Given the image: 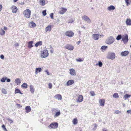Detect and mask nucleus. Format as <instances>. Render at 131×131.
Listing matches in <instances>:
<instances>
[{"label":"nucleus","mask_w":131,"mask_h":131,"mask_svg":"<svg viewBox=\"0 0 131 131\" xmlns=\"http://www.w3.org/2000/svg\"><path fill=\"white\" fill-rule=\"evenodd\" d=\"M33 41H32L29 42L28 43V47L29 48H31L33 47L32 44L33 43Z\"/></svg>","instance_id":"bb28decb"},{"label":"nucleus","mask_w":131,"mask_h":131,"mask_svg":"<svg viewBox=\"0 0 131 131\" xmlns=\"http://www.w3.org/2000/svg\"><path fill=\"white\" fill-rule=\"evenodd\" d=\"M131 96V95H128L127 94H126L124 96V98L126 100L127 98L130 97Z\"/></svg>","instance_id":"f704fd0d"},{"label":"nucleus","mask_w":131,"mask_h":131,"mask_svg":"<svg viewBox=\"0 0 131 131\" xmlns=\"http://www.w3.org/2000/svg\"><path fill=\"white\" fill-rule=\"evenodd\" d=\"M53 13H51L50 14V17L52 19H53Z\"/></svg>","instance_id":"09e8293b"},{"label":"nucleus","mask_w":131,"mask_h":131,"mask_svg":"<svg viewBox=\"0 0 131 131\" xmlns=\"http://www.w3.org/2000/svg\"><path fill=\"white\" fill-rule=\"evenodd\" d=\"M42 14L43 16H45L47 14L46 13V10H45L42 11Z\"/></svg>","instance_id":"de8ad7c7"},{"label":"nucleus","mask_w":131,"mask_h":131,"mask_svg":"<svg viewBox=\"0 0 131 131\" xmlns=\"http://www.w3.org/2000/svg\"><path fill=\"white\" fill-rule=\"evenodd\" d=\"M108 57H115V54L114 52H109L107 54Z\"/></svg>","instance_id":"dca6fc26"},{"label":"nucleus","mask_w":131,"mask_h":131,"mask_svg":"<svg viewBox=\"0 0 131 131\" xmlns=\"http://www.w3.org/2000/svg\"><path fill=\"white\" fill-rule=\"evenodd\" d=\"M113 97L114 98H118L119 97V95L118 93H114L113 95Z\"/></svg>","instance_id":"72a5a7b5"},{"label":"nucleus","mask_w":131,"mask_h":131,"mask_svg":"<svg viewBox=\"0 0 131 131\" xmlns=\"http://www.w3.org/2000/svg\"><path fill=\"white\" fill-rule=\"evenodd\" d=\"M27 84L25 83H24L21 85V87L23 88H27Z\"/></svg>","instance_id":"79ce46f5"},{"label":"nucleus","mask_w":131,"mask_h":131,"mask_svg":"<svg viewBox=\"0 0 131 131\" xmlns=\"http://www.w3.org/2000/svg\"><path fill=\"white\" fill-rule=\"evenodd\" d=\"M100 37V34H94L92 35V37L93 39L95 40H98Z\"/></svg>","instance_id":"6e6552de"},{"label":"nucleus","mask_w":131,"mask_h":131,"mask_svg":"<svg viewBox=\"0 0 131 131\" xmlns=\"http://www.w3.org/2000/svg\"><path fill=\"white\" fill-rule=\"evenodd\" d=\"M73 20L72 19H71L69 20L68 23H71L73 22Z\"/></svg>","instance_id":"5fc2aeb1"},{"label":"nucleus","mask_w":131,"mask_h":131,"mask_svg":"<svg viewBox=\"0 0 131 131\" xmlns=\"http://www.w3.org/2000/svg\"><path fill=\"white\" fill-rule=\"evenodd\" d=\"M51 30V25H49L47 26L45 29L46 32L48 31H50Z\"/></svg>","instance_id":"6ab92c4d"},{"label":"nucleus","mask_w":131,"mask_h":131,"mask_svg":"<svg viewBox=\"0 0 131 131\" xmlns=\"http://www.w3.org/2000/svg\"><path fill=\"white\" fill-rule=\"evenodd\" d=\"M39 3L41 6H43L45 4V0H39Z\"/></svg>","instance_id":"cd10ccee"},{"label":"nucleus","mask_w":131,"mask_h":131,"mask_svg":"<svg viewBox=\"0 0 131 131\" xmlns=\"http://www.w3.org/2000/svg\"><path fill=\"white\" fill-rule=\"evenodd\" d=\"M105 100L104 99H100L99 100V103L100 105L101 106H103L105 104Z\"/></svg>","instance_id":"4468645a"},{"label":"nucleus","mask_w":131,"mask_h":131,"mask_svg":"<svg viewBox=\"0 0 131 131\" xmlns=\"http://www.w3.org/2000/svg\"><path fill=\"white\" fill-rule=\"evenodd\" d=\"M2 9V5L0 4V12H1Z\"/></svg>","instance_id":"13d9d810"},{"label":"nucleus","mask_w":131,"mask_h":131,"mask_svg":"<svg viewBox=\"0 0 131 131\" xmlns=\"http://www.w3.org/2000/svg\"><path fill=\"white\" fill-rule=\"evenodd\" d=\"M82 27V28L84 29H85V28H86L85 27H84V26H82V27Z\"/></svg>","instance_id":"338daca9"},{"label":"nucleus","mask_w":131,"mask_h":131,"mask_svg":"<svg viewBox=\"0 0 131 131\" xmlns=\"http://www.w3.org/2000/svg\"><path fill=\"white\" fill-rule=\"evenodd\" d=\"M60 114L61 113L60 111H59L58 112H56L54 115V117L56 118L58 117L60 115Z\"/></svg>","instance_id":"2f4dec72"},{"label":"nucleus","mask_w":131,"mask_h":131,"mask_svg":"<svg viewBox=\"0 0 131 131\" xmlns=\"http://www.w3.org/2000/svg\"><path fill=\"white\" fill-rule=\"evenodd\" d=\"M6 80V81L7 82H9L10 81H11L10 79L9 78H7V79Z\"/></svg>","instance_id":"4d7b16f0"},{"label":"nucleus","mask_w":131,"mask_h":131,"mask_svg":"<svg viewBox=\"0 0 131 131\" xmlns=\"http://www.w3.org/2000/svg\"><path fill=\"white\" fill-rule=\"evenodd\" d=\"M115 41L114 38L112 36H110L106 39L105 41V43L108 45L113 44Z\"/></svg>","instance_id":"f257e3e1"},{"label":"nucleus","mask_w":131,"mask_h":131,"mask_svg":"<svg viewBox=\"0 0 131 131\" xmlns=\"http://www.w3.org/2000/svg\"><path fill=\"white\" fill-rule=\"evenodd\" d=\"M58 126V123L57 122H53L48 127L50 128L56 129Z\"/></svg>","instance_id":"7ed1b4c3"},{"label":"nucleus","mask_w":131,"mask_h":131,"mask_svg":"<svg viewBox=\"0 0 131 131\" xmlns=\"http://www.w3.org/2000/svg\"><path fill=\"white\" fill-rule=\"evenodd\" d=\"M4 29L5 30H6L8 29V28L6 26H4Z\"/></svg>","instance_id":"e2e57ef3"},{"label":"nucleus","mask_w":131,"mask_h":131,"mask_svg":"<svg viewBox=\"0 0 131 131\" xmlns=\"http://www.w3.org/2000/svg\"><path fill=\"white\" fill-rule=\"evenodd\" d=\"M42 44V42L41 41H39L36 43L35 44V46L36 47H38L39 46L41 45Z\"/></svg>","instance_id":"473e14b6"},{"label":"nucleus","mask_w":131,"mask_h":131,"mask_svg":"<svg viewBox=\"0 0 131 131\" xmlns=\"http://www.w3.org/2000/svg\"><path fill=\"white\" fill-rule=\"evenodd\" d=\"M97 128H95V127H94V128H93V130H94V131H95V130Z\"/></svg>","instance_id":"69168bd1"},{"label":"nucleus","mask_w":131,"mask_h":131,"mask_svg":"<svg viewBox=\"0 0 131 131\" xmlns=\"http://www.w3.org/2000/svg\"><path fill=\"white\" fill-rule=\"evenodd\" d=\"M73 124L74 125H76L78 123V121L76 118H74L73 121Z\"/></svg>","instance_id":"ea45409f"},{"label":"nucleus","mask_w":131,"mask_h":131,"mask_svg":"<svg viewBox=\"0 0 131 131\" xmlns=\"http://www.w3.org/2000/svg\"><path fill=\"white\" fill-rule=\"evenodd\" d=\"M49 88L51 89L52 87V84L51 83H49L48 84Z\"/></svg>","instance_id":"3c124183"},{"label":"nucleus","mask_w":131,"mask_h":131,"mask_svg":"<svg viewBox=\"0 0 131 131\" xmlns=\"http://www.w3.org/2000/svg\"><path fill=\"white\" fill-rule=\"evenodd\" d=\"M5 31L2 28H1L0 29V35L2 36L5 34Z\"/></svg>","instance_id":"c85d7f7f"},{"label":"nucleus","mask_w":131,"mask_h":131,"mask_svg":"<svg viewBox=\"0 0 131 131\" xmlns=\"http://www.w3.org/2000/svg\"><path fill=\"white\" fill-rule=\"evenodd\" d=\"M7 79V77H3L1 79V81L2 82H4Z\"/></svg>","instance_id":"a19ab883"},{"label":"nucleus","mask_w":131,"mask_h":131,"mask_svg":"<svg viewBox=\"0 0 131 131\" xmlns=\"http://www.w3.org/2000/svg\"><path fill=\"white\" fill-rule=\"evenodd\" d=\"M82 19L84 20V21L87 23L90 24L91 21L89 18L86 15H84L82 17Z\"/></svg>","instance_id":"39448f33"},{"label":"nucleus","mask_w":131,"mask_h":131,"mask_svg":"<svg viewBox=\"0 0 131 131\" xmlns=\"http://www.w3.org/2000/svg\"><path fill=\"white\" fill-rule=\"evenodd\" d=\"M102 131H108L107 129H106L105 128H103L102 129Z\"/></svg>","instance_id":"bf43d9fd"},{"label":"nucleus","mask_w":131,"mask_h":131,"mask_svg":"<svg viewBox=\"0 0 131 131\" xmlns=\"http://www.w3.org/2000/svg\"><path fill=\"white\" fill-rule=\"evenodd\" d=\"M107 48L108 47L106 46H103L101 47V50L103 52L107 49Z\"/></svg>","instance_id":"b1692460"},{"label":"nucleus","mask_w":131,"mask_h":131,"mask_svg":"<svg viewBox=\"0 0 131 131\" xmlns=\"http://www.w3.org/2000/svg\"><path fill=\"white\" fill-rule=\"evenodd\" d=\"M50 48L51 49V50H50L51 52L52 53H53V50L51 46H50Z\"/></svg>","instance_id":"864d4df0"},{"label":"nucleus","mask_w":131,"mask_h":131,"mask_svg":"<svg viewBox=\"0 0 131 131\" xmlns=\"http://www.w3.org/2000/svg\"><path fill=\"white\" fill-rule=\"evenodd\" d=\"M10 9L12 10V12L14 13H16L18 10L16 6L14 5L12 6L11 7Z\"/></svg>","instance_id":"f8f14e48"},{"label":"nucleus","mask_w":131,"mask_h":131,"mask_svg":"<svg viewBox=\"0 0 131 131\" xmlns=\"http://www.w3.org/2000/svg\"><path fill=\"white\" fill-rule=\"evenodd\" d=\"M0 57H4V56L3 55H1L0 56Z\"/></svg>","instance_id":"774afa93"},{"label":"nucleus","mask_w":131,"mask_h":131,"mask_svg":"<svg viewBox=\"0 0 131 131\" xmlns=\"http://www.w3.org/2000/svg\"><path fill=\"white\" fill-rule=\"evenodd\" d=\"M126 23L127 25H131V19H127L126 21Z\"/></svg>","instance_id":"5701e85b"},{"label":"nucleus","mask_w":131,"mask_h":131,"mask_svg":"<svg viewBox=\"0 0 131 131\" xmlns=\"http://www.w3.org/2000/svg\"><path fill=\"white\" fill-rule=\"evenodd\" d=\"M83 100V97L82 95H79L78 97V99L77 100V102L80 103L82 102Z\"/></svg>","instance_id":"ddd939ff"},{"label":"nucleus","mask_w":131,"mask_h":131,"mask_svg":"<svg viewBox=\"0 0 131 131\" xmlns=\"http://www.w3.org/2000/svg\"><path fill=\"white\" fill-rule=\"evenodd\" d=\"M30 92L32 93H33L34 91V89L33 86L32 85H30Z\"/></svg>","instance_id":"c756f323"},{"label":"nucleus","mask_w":131,"mask_h":131,"mask_svg":"<svg viewBox=\"0 0 131 131\" xmlns=\"http://www.w3.org/2000/svg\"><path fill=\"white\" fill-rule=\"evenodd\" d=\"M2 92L4 94H6L7 93V92L6 89L4 88H2Z\"/></svg>","instance_id":"e433bc0d"},{"label":"nucleus","mask_w":131,"mask_h":131,"mask_svg":"<svg viewBox=\"0 0 131 131\" xmlns=\"http://www.w3.org/2000/svg\"><path fill=\"white\" fill-rule=\"evenodd\" d=\"M69 73L72 76H75L76 75V72L74 69L71 68L69 69Z\"/></svg>","instance_id":"1a4fd4ad"},{"label":"nucleus","mask_w":131,"mask_h":131,"mask_svg":"<svg viewBox=\"0 0 131 131\" xmlns=\"http://www.w3.org/2000/svg\"><path fill=\"white\" fill-rule=\"evenodd\" d=\"M15 45L16 47H18L19 46V44L18 43H17L15 44Z\"/></svg>","instance_id":"680f3d73"},{"label":"nucleus","mask_w":131,"mask_h":131,"mask_svg":"<svg viewBox=\"0 0 131 131\" xmlns=\"http://www.w3.org/2000/svg\"><path fill=\"white\" fill-rule=\"evenodd\" d=\"M31 11L28 9H27L24 11L23 14L25 17L27 18H29L30 17Z\"/></svg>","instance_id":"f03ea898"},{"label":"nucleus","mask_w":131,"mask_h":131,"mask_svg":"<svg viewBox=\"0 0 131 131\" xmlns=\"http://www.w3.org/2000/svg\"><path fill=\"white\" fill-rule=\"evenodd\" d=\"M64 48L69 50L72 51L73 50L74 47L72 45L67 44L65 46Z\"/></svg>","instance_id":"0eeeda50"},{"label":"nucleus","mask_w":131,"mask_h":131,"mask_svg":"<svg viewBox=\"0 0 131 131\" xmlns=\"http://www.w3.org/2000/svg\"><path fill=\"white\" fill-rule=\"evenodd\" d=\"M42 71V69L41 68H36L35 70V73L36 74L41 72Z\"/></svg>","instance_id":"a878e982"},{"label":"nucleus","mask_w":131,"mask_h":131,"mask_svg":"<svg viewBox=\"0 0 131 131\" xmlns=\"http://www.w3.org/2000/svg\"><path fill=\"white\" fill-rule=\"evenodd\" d=\"M6 119L7 120L8 122L10 124L12 123L13 122V121L12 120L10 119L9 118H6Z\"/></svg>","instance_id":"a18cd8bd"},{"label":"nucleus","mask_w":131,"mask_h":131,"mask_svg":"<svg viewBox=\"0 0 131 131\" xmlns=\"http://www.w3.org/2000/svg\"><path fill=\"white\" fill-rule=\"evenodd\" d=\"M54 97L58 100H61L62 99V96L60 94H57L55 95Z\"/></svg>","instance_id":"a211bd4d"},{"label":"nucleus","mask_w":131,"mask_h":131,"mask_svg":"<svg viewBox=\"0 0 131 131\" xmlns=\"http://www.w3.org/2000/svg\"><path fill=\"white\" fill-rule=\"evenodd\" d=\"M45 71L46 73L48 75H50V73L49 72H48V70H45Z\"/></svg>","instance_id":"8fccbe9b"},{"label":"nucleus","mask_w":131,"mask_h":131,"mask_svg":"<svg viewBox=\"0 0 131 131\" xmlns=\"http://www.w3.org/2000/svg\"><path fill=\"white\" fill-rule=\"evenodd\" d=\"M127 113L128 114H131V110H127Z\"/></svg>","instance_id":"6e6d98bb"},{"label":"nucleus","mask_w":131,"mask_h":131,"mask_svg":"<svg viewBox=\"0 0 131 131\" xmlns=\"http://www.w3.org/2000/svg\"><path fill=\"white\" fill-rule=\"evenodd\" d=\"M48 55V53L47 50H44L41 51V56L42 57H46Z\"/></svg>","instance_id":"20e7f679"},{"label":"nucleus","mask_w":131,"mask_h":131,"mask_svg":"<svg viewBox=\"0 0 131 131\" xmlns=\"http://www.w3.org/2000/svg\"><path fill=\"white\" fill-rule=\"evenodd\" d=\"M67 9L63 7H61L60 8V10L59 11V13L61 14H63L67 11Z\"/></svg>","instance_id":"9b49d317"},{"label":"nucleus","mask_w":131,"mask_h":131,"mask_svg":"<svg viewBox=\"0 0 131 131\" xmlns=\"http://www.w3.org/2000/svg\"><path fill=\"white\" fill-rule=\"evenodd\" d=\"M16 105L18 107H20V106H21L18 103L16 104Z\"/></svg>","instance_id":"0e129e2a"},{"label":"nucleus","mask_w":131,"mask_h":131,"mask_svg":"<svg viewBox=\"0 0 131 131\" xmlns=\"http://www.w3.org/2000/svg\"><path fill=\"white\" fill-rule=\"evenodd\" d=\"M115 9V7L112 5H111L107 8V10L109 11H113Z\"/></svg>","instance_id":"f3484780"},{"label":"nucleus","mask_w":131,"mask_h":131,"mask_svg":"<svg viewBox=\"0 0 131 131\" xmlns=\"http://www.w3.org/2000/svg\"><path fill=\"white\" fill-rule=\"evenodd\" d=\"M129 52L127 51L122 52L121 53V55L122 56H125L129 54Z\"/></svg>","instance_id":"412c9836"},{"label":"nucleus","mask_w":131,"mask_h":131,"mask_svg":"<svg viewBox=\"0 0 131 131\" xmlns=\"http://www.w3.org/2000/svg\"><path fill=\"white\" fill-rule=\"evenodd\" d=\"M97 126H98L97 125L96 123H95L94 124V127L95 128H97Z\"/></svg>","instance_id":"052dcab7"},{"label":"nucleus","mask_w":131,"mask_h":131,"mask_svg":"<svg viewBox=\"0 0 131 131\" xmlns=\"http://www.w3.org/2000/svg\"><path fill=\"white\" fill-rule=\"evenodd\" d=\"M2 128L4 131H7L4 125H3L2 126Z\"/></svg>","instance_id":"37998d69"},{"label":"nucleus","mask_w":131,"mask_h":131,"mask_svg":"<svg viewBox=\"0 0 131 131\" xmlns=\"http://www.w3.org/2000/svg\"><path fill=\"white\" fill-rule=\"evenodd\" d=\"M26 112L28 113L30 112L31 110L30 107L29 106H27L25 107Z\"/></svg>","instance_id":"393cba45"},{"label":"nucleus","mask_w":131,"mask_h":131,"mask_svg":"<svg viewBox=\"0 0 131 131\" xmlns=\"http://www.w3.org/2000/svg\"><path fill=\"white\" fill-rule=\"evenodd\" d=\"M122 40L124 43H126L128 40V35L127 34L125 35L122 38Z\"/></svg>","instance_id":"9d476101"},{"label":"nucleus","mask_w":131,"mask_h":131,"mask_svg":"<svg viewBox=\"0 0 131 131\" xmlns=\"http://www.w3.org/2000/svg\"><path fill=\"white\" fill-rule=\"evenodd\" d=\"M15 93H20L22 94L23 93L21 92L20 90L18 89H17L15 90Z\"/></svg>","instance_id":"7c9ffc66"},{"label":"nucleus","mask_w":131,"mask_h":131,"mask_svg":"<svg viewBox=\"0 0 131 131\" xmlns=\"http://www.w3.org/2000/svg\"><path fill=\"white\" fill-rule=\"evenodd\" d=\"M115 113L116 114H118L121 113V111L118 110H116L115 111Z\"/></svg>","instance_id":"603ef678"},{"label":"nucleus","mask_w":131,"mask_h":131,"mask_svg":"<svg viewBox=\"0 0 131 131\" xmlns=\"http://www.w3.org/2000/svg\"><path fill=\"white\" fill-rule=\"evenodd\" d=\"M125 2L126 4V5L128 6V5L131 3V0H125Z\"/></svg>","instance_id":"58836bf2"},{"label":"nucleus","mask_w":131,"mask_h":131,"mask_svg":"<svg viewBox=\"0 0 131 131\" xmlns=\"http://www.w3.org/2000/svg\"><path fill=\"white\" fill-rule=\"evenodd\" d=\"M102 63L100 61H99L98 62V63L96 64V66H98L99 67H102Z\"/></svg>","instance_id":"c9c22d12"},{"label":"nucleus","mask_w":131,"mask_h":131,"mask_svg":"<svg viewBox=\"0 0 131 131\" xmlns=\"http://www.w3.org/2000/svg\"><path fill=\"white\" fill-rule=\"evenodd\" d=\"M15 82L17 85L20 84L21 83L20 79L19 78L16 79L15 81Z\"/></svg>","instance_id":"4be33fe9"},{"label":"nucleus","mask_w":131,"mask_h":131,"mask_svg":"<svg viewBox=\"0 0 131 131\" xmlns=\"http://www.w3.org/2000/svg\"><path fill=\"white\" fill-rule=\"evenodd\" d=\"M65 34L66 36L70 37H72L74 35L73 32L71 31H67L65 33Z\"/></svg>","instance_id":"423d86ee"},{"label":"nucleus","mask_w":131,"mask_h":131,"mask_svg":"<svg viewBox=\"0 0 131 131\" xmlns=\"http://www.w3.org/2000/svg\"><path fill=\"white\" fill-rule=\"evenodd\" d=\"M29 26L30 28H34L35 27L36 25L33 21L30 22L29 23Z\"/></svg>","instance_id":"aec40b11"},{"label":"nucleus","mask_w":131,"mask_h":131,"mask_svg":"<svg viewBox=\"0 0 131 131\" xmlns=\"http://www.w3.org/2000/svg\"><path fill=\"white\" fill-rule=\"evenodd\" d=\"M90 93L92 96H94L95 95V94L94 91H91L90 92Z\"/></svg>","instance_id":"49530a36"},{"label":"nucleus","mask_w":131,"mask_h":131,"mask_svg":"<svg viewBox=\"0 0 131 131\" xmlns=\"http://www.w3.org/2000/svg\"><path fill=\"white\" fill-rule=\"evenodd\" d=\"M84 60V59L83 58H79L78 59H76V61L77 62H82Z\"/></svg>","instance_id":"4c0bfd02"},{"label":"nucleus","mask_w":131,"mask_h":131,"mask_svg":"<svg viewBox=\"0 0 131 131\" xmlns=\"http://www.w3.org/2000/svg\"><path fill=\"white\" fill-rule=\"evenodd\" d=\"M121 35H118L116 39L118 40H119L121 39Z\"/></svg>","instance_id":"c03bdc74"},{"label":"nucleus","mask_w":131,"mask_h":131,"mask_svg":"<svg viewBox=\"0 0 131 131\" xmlns=\"http://www.w3.org/2000/svg\"><path fill=\"white\" fill-rule=\"evenodd\" d=\"M74 81L72 80H68L67 82L66 85L67 86L70 85L74 83Z\"/></svg>","instance_id":"2eb2a0df"}]
</instances>
